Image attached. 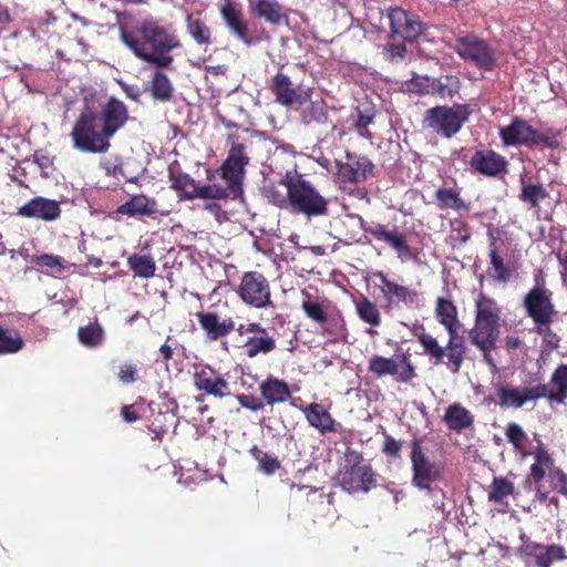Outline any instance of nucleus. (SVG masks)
<instances>
[{"label": "nucleus", "mask_w": 567, "mask_h": 567, "mask_svg": "<svg viewBox=\"0 0 567 567\" xmlns=\"http://www.w3.org/2000/svg\"><path fill=\"white\" fill-rule=\"evenodd\" d=\"M24 344V339L18 329L0 324V354L17 353L23 349Z\"/></svg>", "instance_id": "79ce46f5"}, {"label": "nucleus", "mask_w": 567, "mask_h": 567, "mask_svg": "<svg viewBox=\"0 0 567 567\" xmlns=\"http://www.w3.org/2000/svg\"><path fill=\"white\" fill-rule=\"evenodd\" d=\"M259 390L262 400L268 405L284 403L291 396L288 384L277 378H267L262 383H260Z\"/></svg>", "instance_id": "473e14b6"}, {"label": "nucleus", "mask_w": 567, "mask_h": 567, "mask_svg": "<svg viewBox=\"0 0 567 567\" xmlns=\"http://www.w3.org/2000/svg\"><path fill=\"white\" fill-rule=\"evenodd\" d=\"M498 135L505 147L526 146L533 148L535 128L527 121L514 117L508 125L499 128Z\"/></svg>", "instance_id": "4be33fe9"}, {"label": "nucleus", "mask_w": 567, "mask_h": 567, "mask_svg": "<svg viewBox=\"0 0 567 567\" xmlns=\"http://www.w3.org/2000/svg\"><path fill=\"white\" fill-rule=\"evenodd\" d=\"M371 276L379 280V284L374 282V286L380 290L385 301V308L391 309L400 305L411 307L417 301L419 295L416 291L391 280L382 270H377Z\"/></svg>", "instance_id": "dca6fc26"}, {"label": "nucleus", "mask_w": 567, "mask_h": 567, "mask_svg": "<svg viewBox=\"0 0 567 567\" xmlns=\"http://www.w3.org/2000/svg\"><path fill=\"white\" fill-rule=\"evenodd\" d=\"M128 120L127 106L114 96L107 100L100 112L87 106L81 111L70 133L73 147L83 153H105L111 147L110 138Z\"/></svg>", "instance_id": "f257e3e1"}, {"label": "nucleus", "mask_w": 567, "mask_h": 567, "mask_svg": "<svg viewBox=\"0 0 567 567\" xmlns=\"http://www.w3.org/2000/svg\"><path fill=\"white\" fill-rule=\"evenodd\" d=\"M120 39L137 59L155 68H172L171 52L182 47L177 35L155 20H144L133 29L120 25Z\"/></svg>", "instance_id": "f03ea898"}, {"label": "nucleus", "mask_w": 567, "mask_h": 567, "mask_svg": "<svg viewBox=\"0 0 567 567\" xmlns=\"http://www.w3.org/2000/svg\"><path fill=\"white\" fill-rule=\"evenodd\" d=\"M301 309L312 322L324 326L329 321V302L324 298L313 296L307 290L301 291Z\"/></svg>", "instance_id": "c756f323"}, {"label": "nucleus", "mask_w": 567, "mask_h": 567, "mask_svg": "<svg viewBox=\"0 0 567 567\" xmlns=\"http://www.w3.org/2000/svg\"><path fill=\"white\" fill-rule=\"evenodd\" d=\"M262 136L264 133L250 128L228 134V155L219 167V175L233 190L240 189L255 140Z\"/></svg>", "instance_id": "7ed1b4c3"}, {"label": "nucleus", "mask_w": 567, "mask_h": 567, "mask_svg": "<svg viewBox=\"0 0 567 567\" xmlns=\"http://www.w3.org/2000/svg\"><path fill=\"white\" fill-rule=\"evenodd\" d=\"M368 226L369 225L360 215L348 214L334 220V237L346 244L358 241L357 236L359 235V231H364V227Z\"/></svg>", "instance_id": "7c9ffc66"}, {"label": "nucleus", "mask_w": 567, "mask_h": 567, "mask_svg": "<svg viewBox=\"0 0 567 567\" xmlns=\"http://www.w3.org/2000/svg\"><path fill=\"white\" fill-rule=\"evenodd\" d=\"M471 169L484 176L495 177L507 173V159L493 150H478L470 161Z\"/></svg>", "instance_id": "412c9836"}, {"label": "nucleus", "mask_w": 567, "mask_h": 567, "mask_svg": "<svg viewBox=\"0 0 567 567\" xmlns=\"http://www.w3.org/2000/svg\"><path fill=\"white\" fill-rule=\"evenodd\" d=\"M412 484L420 489H431V484L442 476L440 464L432 462L422 447L421 439H413L411 442Z\"/></svg>", "instance_id": "9b49d317"}, {"label": "nucleus", "mask_w": 567, "mask_h": 567, "mask_svg": "<svg viewBox=\"0 0 567 567\" xmlns=\"http://www.w3.org/2000/svg\"><path fill=\"white\" fill-rule=\"evenodd\" d=\"M369 371L378 378L391 375L399 382H409L415 377L409 357H372Z\"/></svg>", "instance_id": "a211bd4d"}, {"label": "nucleus", "mask_w": 567, "mask_h": 567, "mask_svg": "<svg viewBox=\"0 0 567 567\" xmlns=\"http://www.w3.org/2000/svg\"><path fill=\"white\" fill-rule=\"evenodd\" d=\"M136 372L137 371L134 365L125 364L121 367L118 371V378L123 383L130 384L136 380Z\"/></svg>", "instance_id": "774afa93"}, {"label": "nucleus", "mask_w": 567, "mask_h": 567, "mask_svg": "<svg viewBox=\"0 0 567 567\" xmlns=\"http://www.w3.org/2000/svg\"><path fill=\"white\" fill-rule=\"evenodd\" d=\"M79 340L86 347H97L104 339V331L99 323H91L85 327H81L78 332Z\"/></svg>", "instance_id": "5fc2aeb1"}, {"label": "nucleus", "mask_w": 567, "mask_h": 567, "mask_svg": "<svg viewBox=\"0 0 567 567\" xmlns=\"http://www.w3.org/2000/svg\"><path fill=\"white\" fill-rule=\"evenodd\" d=\"M358 117L354 124L355 130L362 136L370 135L368 126L373 122L375 116L374 107L371 105H362L357 109Z\"/></svg>", "instance_id": "6e6d98bb"}, {"label": "nucleus", "mask_w": 567, "mask_h": 567, "mask_svg": "<svg viewBox=\"0 0 567 567\" xmlns=\"http://www.w3.org/2000/svg\"><path fill=\"white\" fill-rule=\"evenodd\" d=\"M171 417L168 413H158V415L154 419V421L148 425V430L154 433L153 440H162L163 435L168 431V427L165 425H157L156 422H159V419Z\"/></svg>", "instance_id": "338daca9"}, {"label": "nucleus", "mask_w": 567, "mask_h": 567, "mask_svg": "<svg viewBox=\"0 0 567 567\" xmlns=\"http://www.w3.org/2000/svg\"><path fill=\"white\" fill-rule=\"evenodd\" d=\"M200 328L210 340H218L226 337L235 329V321L231 318L220 320L216 312L200 311L196 313Z\"/></svg>", "instance_id": "cd10ccee"}, {"label": "nucleus", "mask_w": 567, "mask_h": 567, "mask_svg": "<svg viewBox=\"0 0 567 567\" xmlns=\"http://www.w3.org/2000/svg\"><path fill=\"white\" fill-rule=\"evenodd\" d=\"M300 111V120L305 125L326 124L329 121V110L327 103L320 99L309 100Z\"/></svg>", "instance_id": "58836bf2"}, {"label": "nucleus", "mask_w": 567, "mask_h": 567, "mask_svg": "<svg viewBox=\"0 0 567 567\" xmlns=\"http://www.w3.org/2000/svg\"><path fill=\"white\" fill-rule=\"evenodd\" d=\"M505 436L513 445L515 453L520 455L522 458L528 456L526 445L529 442L527 433L517 423H508L505 427Z\"/></svg>", "instance_id": "a18cd8bd"}, {"label": "nucleus", "mask_w": 567, "mask_h": 567, "mask_svg": "<svg viewBox=\"0 0 567 567\" xmlns=\"http://www.w3.org/2000/svg\"><path fill=\"white\" fill-rule=\"evenodd\" d=\"M489 239L488 256L491 268L487 269V275L498 282L506 284L511 280V272L505 266L502 256L498 254L496 247L497 238L489 233Z\"/></svg>", "instance_id": "c9c22d12"}, {"label": "nucleus", "mask_w": 567, "mask_h": 567, "mask_svg": "<svg viewBox=\"0 0 567 567\" xmlns=\"http://www.w3.org/2000/svg\"><path fill=\"white\" fill-rule=\"evenodd\" d=\"M533 455L535 462L529 467V474L526 478V483L539 484L546 476V470L554 465V458L540 441H538Z\"/></svg>", "instance_id": "72a5a7b5"}, {"label": "nucleus", "mask_w": 567, "mask_h": 567, "mask_svg": "<svg viewBox=\"0 0 567 567\" xmlns=\"http://www.w3.org/2000/svg\"><path fill=\"white\" fill-rule=\"evenodd\" d=\"M282 185L288 192V208L292 213L302 214L307 217L328 214V199L297 169L286 172Z\"/></svg>", "instance_id": "20e7f679"}, {"label": "nucleus", "mask_w": 567, "mask_h": 567, "mask_svg": "<svg viewBox=\"0 0 567 567\" xmlns=\"http://www.w3.org/2000/svg\"><path fill=\"white\" fill-rule=\"evenodd\" d=\"M551 383L554 389L548 388V394L545 398L558 403L564 402L567 398V365H560L556 369Z\"/></svg>", "instance_id": "de8ad7c7"}, {"label": "nucleus", "mask_w": 567, "mask_h": 567, "mask_svg": "<svg viewBox=\"0 0 567 567\" xmlns=\"http://www.w3.org/2000/svg\"><path fill=\"white\" fill-rule=\"evenodd\" d=\"M219 13L230 33L244 44L251 47L268 38L264 29L257 32L249 28L241 8L234 1L224 0L219 6Z\"/></svg>", "instance_id": "9d476101"}, {"label": "nucleus", "mask_w": 567, "mask_h": 567, "mask_svg": "<svg viewBox=\"0 0 567 567\" xmlns=\"http://www.w3.org/2000/svg\"><path fill=\"white\" fill-rule=\"evenodd\" d=\"M364 233L371 235L377 240L386 243L398 252L399 257L412 256V250L408 244L405 234L400 231L396 227L389 229L383 224L374 223L364 227Z\"/></svg>", "instance_id": "b1692460"}, {"label": "nucleus", "mask_w": 567, "mask_h": 567, "mask_svg": "<svg viewBox=\"0 0 567 567\" xmlns=\"http://www.w3.org/2000/svg\"><path fill=\"white\" fill-rule=\"evenodd\" d=\"M514 483L506 476H495L488 487V501L495 504H503L505 498L513 495Z\"/></svg>", "instance_id": "c03bdc74"}, {"label": "nucleus", "mask_w": 567, "mask_h": 567, "mask_svg": "<svg viewBox=\"0 0 567 567\" xmlns=\"http://www.w3.org/2000/svg\"><path fill=\"white\" fill-rule=\"evenodd\" d=\"M435 317L446 328L447 332L454 331V327H463L458 320L457 308L450 299L443 297L436 299Z\"/></svg>", "instance_id": "4c0bfd02"}, {"label": "nucleus", "mask_w": 567, "mask_h": 567, "mask_svg": "<svg viewBox=\"0 0 567 567\" xmlns=\"http://www.w3.org/2000/svg\"><path fill=\"white\" fill-rule=\"evenodd\" d=\"M237 333L234 347L244 348L247 354L268 353L276 348L274 336L258 322L240 324L237 328Z\"/></svg>", "instance_id": "ddd939ff"}, {"label": "nucleus", "mask_w": 567, "mask_h": 567, "mask_svg": "<svg viewBox=\"0 0 567 567\" xmlns=\"http://www.w3.org/2000/svg\"><path fill=\"white\" fill-rule=\"evenodd\" d=\"M115 213L128 217H148L157 213V202L145 194H136L121 204Z\"/></svg>", "instance_id": "c85d7f7f"}, {"label": "nucleus", "mask_w": 567, "mask_h": 567, "mask_svg": "<svg viewBox=\"0 0 567 567\" xmlns=\"http://www.w3.org/2000/svg\"><path fill=\"white\" fill-rule=\"evenodd\" d=\"M420 343L429 352V354H445L444 348L439 344L435 338L427 333L419 336Z\"/></svg>", "instance_id": "e2e57ef3"}, {"label": "nucleus", "mask_w": 567, "mask_h": 567, "mask_svg": "<svg viewBox=\"0 0 567 567\" xmlns=\"http://www.w3.org/2000/svg\"><path fill=\"white\" fill-rule=\"evenodd\" d=\"M443 421L451 431L460 433L473 425L474 416L460 403H453L446 409Z\"/></svg>", "instance_id": "f704fd0d"}, {"label": "nucleus", "mask_w": 567, "mask_h": 567, "mask_svg": "<svg viewBox=\"0 0 567 567\" xmlns=\"http://www.w3.org/2000/svg\"><path fill=\"white\" fill-rule=\"evenodd\" d=\"M497 401H495L502 409H520L529 401L545 398L548 394V386L546 384H538L536 386H513L509 384H499L495 388Z\"/></svg>", "instance_id": "2eb2a0df"}, {"label": "nucleus", "mask_w": 567, "mask_h": 567, "mask_svg": "<svg viewBox=\"0 0 567 567\" xmlns=\"http://www.w3.org/2000/svg\"><path fill=\"white\" fill-rule=\"evenodd\" d=\"M388 18L392 39L414 42L424 32V27L420 19L400 7L390 8Z\"/></svg>", "instance_id": "f3484780"}, {"label": "nucleus", "mask_w": 567, "mask_h": 567, "mask_svg": "<svg viewBox=\"0 0 567 567\" xmlns=\"http://www.w3.org/2000/svg\"><path fill=\"white\" fill-rule=\"evenodd\" d=\"M339 485L350 494L368 493L378 485L377 474L371 465L364 462L362 453L348 449L344 464L338 473Z\"/></svg>", "instance_id": "423d86ee"}, {"label": "nucleus", "mask_w": 567, "mask_h": 567, "mask_svg": "<svg viewBox=\"0 0 567 567\" xmlns=\"http://www.w3.org/2000/svg\"><path fill=\"white\" fill-rule=\"evenodd\" d=\"M522 556L534 558L536 567H550L555 561L567 558L566 549L561 545H544L533 540H526L519 547Z\"/></svg>", "instance_id": "6ab92c4d"}, {"label": "nucleus", "mask_w": 567, "mask_h": 567, "mask_svg": "<svg viewBox=\"0 0 567 567\" xmlns=\"http://www.w3.org/2000/svg\"><path fill=\"white\" fill-rule=\"evenodd\" d=\"M450 233L445 238V243L453 248L465 245L472 237V229L467 221L462 218H453L450 220Z\"/></svg>", "instance_id": "37998d69"}, {"label": "nucleus", "mask_w": 567, "mask_h": 567, "mask_svg": "<svg viewBox=\"0 0 567 567\" xmlns=\"http://www.w3.org/2000/svg\"><path fill=\"white\" fill-rule=\"evenodd\" d=\"M455 52L464 60L483 71H492L496 63L495 52L488 43L475 35L456 39Z\"/></svg>", "instance_id": "f8f14e48"}, {"label": "nucleus", "mask_w": 567, "mask_h": 567, "mask_svg": "<svg viewBox=\"0 0 567 567\" xmlns=\"http://www.w3.org/2000/svg\"><path fill=\"white\" fill-rule=\"evenodd\" d=\"M249 453L258 462L259 471L266 475H272L281 467L277 456L270 455L257 446H252Z\"/></svg>", "instance_id": "8fccbe9b"}, {"label": "nucleus", "mask_w": 567, "mask_h": 567, "mask_svg": "<svg viewBox=\"0 0 567 567\" xmlns=\"http://www.w3.org/2000/svg\"><path fill=\"white\" fill-rule=\"evenodd\" d=\"M548 197V192L542 184L523 185L519 199L528 204L532 208H538L539 203Z\"/></svg>", "instance_id": "603ef678"}, {"label": "nucleus", "mask_w": 567, "mask_h": 567, "mask_svg": "<svg viewBox=\"0 0 567 567\" xmlns=\"http://www.w3.org/2000/svg\"><path fill=\"white\" fill-rule=\"evenodd\" d=\"M265 194L274 205L288 208V193L284 195L275 186H267L265 187Z\"/></svg>", "instance_id": "69168bd1"}, {"label": "nucleus", "mask_w": 567, "mask_h": 567, "mask_svg": "<svg viewBox=\"0 0 567 567\" xmlns=\"http://www.w3.org/2000/svg\"><path fill=\"white\" fill-rule=\"evenodd\" d=\"M195 386L206 394L223 398L229 394L227 381L217 375V373L208 365L202 368L194 374Z\"/></svg>", "instance_id": "bb28decb"}, {"label": "nucleus", "mask_w": 567, "mask_h": 567, "mask_svg": "<svg viewBox=\"0 0 567 567\" xmlns=\"http://www.w3.org/2000/svg\"><path fill=\"white\" fill-rule=\"evenodd\" d=\"M549 478L554 491L567 497V474L561 468L550 471Z\"/></svg>", "instance_id": "bf43d9fd"}, {"label": "nucleus", "mask_w": 567, "mask_h": 567, "mask_svg": "<svg viewBox=\"0 0 567 567\" xmlns=\"http://www.w3.org/2000/svg\"><path fill=\"white\" fill-rule=\"evenodd\" d=\"M60 203L42 196L28 200L18 208V215L24 218H37L44 221H53L61 216Z\"/></svg>", "instance_id": "5701e85b"}, {"label": "nucleus", "mask_w": 567, "mask_h": 567, "mask_svg": "<svg viewBox=\"0 0 567 567\" xmlns=\"http://www.w3.org/2000/svg\"><path fill=\"white\" fill-rule=\"evenodd\" d=\"M462 327H454V331L449 332L450 340L447 343L449 354H462L464 351L465 339L463 334H460Z\"/></svg>", "instance_id": "052dcab7"}, {"label": "nucleus", "mask_w": 567, "mask_h": 567, "mask_svg": "<svg viewBox=\"0 0 567 567\" xmlns=\"http://www.w3.org/2000/svg\"><path fill=\"white\" fill-rule=\"evenodd\" d=\"M475 307V324L470 331V338L486 354L495 350L499 338L501 309L493 298L484 293L477 297Z\"/></svg>", "instance_id": "39448f33"}, {"label": "nucleus", "mask_w": 567, "mask_h": 567, "mask_svg": "<svg viewBox=\"0 0 567 567\" xmlns=\"http://www.w3.org/2000/svg\"><path fill=\"white\" fill-rule=\"evenodd\" d=\"M186 31L199 47H209L214 38L209 25L200 18L188 14L186 18Z\"/></svg>", "instance_id": "a19ab883"}, {"label": "nucleus", "mask_w": 567, "mask_h": 567, "mask_svg": "<svg viewBox=\"0 0 567 567\" xmlns=\"http://www.w3.org/2000/svg\"><path fill=\"white\" fill-rule=\"evenodd\" d=\"M536 331L539 334H543L544 349L542 350V353L551 352L558 349L560 339L549 329V326H543V330L538 329V326H536Z\"/></svg>", "instance_id": "13d9d810"}, {"label": "nucleus", "mask_w": 567, "mask_h": 567, "mask_svg": "<svg viewBox=\"0 0 567 567\" xmlns=\"http://www.w3.org/2000/svg\"><path fill=\"white\" fill-rule=\"evenodd\" d=\"M346 163H338V175L343 183L358 184L374 176V164L367 156L347 154Z\"/></svg>", "instance_id": "aec40b11"}, {"label": "nucleus", "mask_w": 567, "mask_h": 567, "mask_svg": "<svg viewBox=\"0 0 567 567\" xmlns=\"http://www.w3.org/2000/svg\"><path fill=\"white\" fill-rule=\"evenodd\" d=\"M236 292L247 306L257 309L274 307L269 281L261 272H244Z\"/></svg>", "instance_id": "1a4fd4ad"}, {"label": "nucleus", "mask_w": 567, "mask_h": 567, "mask_svg": "<svg viewBox=\"0 0 567 567\" xmlns=\"http://www.w3.org/2000/svg\"><path fill=\"white\" fill-rule=\"evenodd\" d=\"M33 262L37 267L45 269L52 276L61 275L65 269L64 259L51 254L34 256Z\"/></svg>", "instance_id": "864d4df0"}, {"label": "nucleus", "mask_w": 567, "mask_h": 567, "mask_svg": "<svg viewBox=\"0 0 567 567\" xmlns=\"http://www.w3.org/2000/svg\"><path fill=\"white\" fill-rule=\"evenodd\" d=\"M523 305L527 315L540 330H543V326H549L556 315L551 291L542 286L532 288L524 297Z\"/></svg>", "instance_id": "4468645a"}, {"label": "nucleus", "mask_w": 567, "mask_h": 567, "mask_svg": "<svg viewBox=\"0 0 567 567\" xmlns=\"http://www.w3.org/2000/svg\"><path fill=\"white\" fill-rule=\"evenodd\" d=\"M309 425L321 434L339 433L341 424L338 423L330 412L320 403L312 402L301 409Z\"/></svg>", "instance_id": "393cba45"}, {"label": "nucleus", "mask_w": 567, "mask_h": 567, "mask_svg": "<svg viewBox=\"0 0 567 567\" xmlns=\"http://www.w3.org/2000/svg\"><path fill=\"white\" fill-rule=\"evenodd\" d=\"M563 134L559 128L547 127L542 132L535 128V135L533 141V147L543 145L545 147L557 150L561 145Z\"/></svg>", "instance_id": "3c124183"}, {"label": "nucleus", "mask_w": 567, "mask_h": 567, "mask_svg": "<svg viewBox=\"0 0 567 567\" xmlns=\"http://www.w3.org/2000/svg\"><path fill=\"white\" fill-rule=\"evenodd\" d=\"M127 265L136 277L152 278L155 275L156 265L150 255L133 254L128 257Z\"/></svg>", "instance_id": "49530a36"}, {"label": "nucleus", "mask_w": 567, "mask_h": 567, "mask_svg": "<svg viewBox=\"0 0 567 567\" xmlns=\"http://www.w3.org/2000/svg\"><path fill=\"white\" fill-rule=\"evenodd\" d=\"M171 188L177 193L178 199L193 200L197 182L187 173L169 171Z\"/></svg>", "instance_id": "ea45409f"}, {"label": "nucleus", "mask_w": 567, "mask_h": 567, "mask_svg": "<svg viewBox=\"0 0 567 567\" xmlns=\"http://www.w3.org/2000/svg\"><path fill=\"white\" fill-rule=\"evenodd\" d=\"M236 398L239 404L249 411H259L265 406V403L252 394H238Z\"/></svg>", "instance_id": "0e129e2a"}, {"label": "nucleus", "mask_w": 567, "mask_h": 567, "mask_svg": "<svg viewBox=\"0 0 567 567\" xmlns=\"http://www.w3.org/2000/svg\"><path fill=\"white\" fill-rule=\"evenodd\" d=\"M163 69L156 68L153 71L146 86V92L150 93L154 101L168 103L174 97V85Z\"/></svg>", "instance_id": "2f4dec72"}, {"label": "nucleus", "mask_w": 567, "mask_h": 567, "mask_svg": "<svg viewBox=\"0 0 567 567\" xmlns=\"http://www.w3.org/2000/svg\"><path fill=\"white\" fill-rule=\"evenodd\" d=\"M402 442L396 441L389 434L384 435V444L382 452L390 457L399 458L401 457Z\"/></svg>", "instance_id": "680f3d73"}, {"label": "nucleus", "mask_w": 567, "mask_h": 567, "mask_svg": "<svg viewBox=\"0 0 567 567\" xmlns=\"http://www.w3.org/2000/svg\"><path fill=\"white\" fill-rule=\"evenodd\" d=\"M268 89L275 102L285 107H299L306 104L312 95V89L295 83L288 74L279 71L269 81Z\"/></svg>", "instance_id": "6e6552de"}, {"label": "nucleus", "mask_w": 567, "mask_h": 567, "mask_svg": "<svg viewBox=\"0 0 567 567\" xmlns=\"http://www.w3.org/2000/svg\"><path fill=\"white\" fill-rule=\"evenodd\" d=\"M440 209L470 210L471 203L465 202L458 189L450 187H440L434 194Z\"/></svg>", "instance_id": "e433bc0d"}, {"label": "nucleus", "mask_w": 567, "mask_h": 567, "mask_svg": "<svg viewBox=\"0 0 567 567\" xmlns=\"http://www.w3.org/2000/svg\"><path fill=\"white\" fill-rule=\"evenodd\" d=\"M228 196L227 189L221 188L217 185H203L200 186L197 182L196 189L194 193L195 198L202 199H223Z\"/></svg>", "instance_id": "4d7b16f0"}, {"label": "nucleus", "mask_w": 567, "mask_h": 567, "mask_svg": "<svg viewBox=\"0 0 567 567\" xmlns=\"http://www.w3.org/2000/svg\"><path fill=\"white\" fill-rule=\"evenodd\" d=\"M355 309L359 318L370 326L378 327L381 324V313L377 305L367 297H362L355 301Z\"/></svg>", "instance_id": "09e8293b"}, {"label": "nucleus", "mask_w": 567, "mask_h": 567, "mask_svg": "<svg viewBox=\"0 0 567 567\" xmlns=\"http://www.w3.org/2000/svg\"><path fill=\"white\" fill-rule=\"evenodd\" d=\"M250 13L272 25L288 23L287 9L278 0H249Z\"/></svg>", "instance_id": "a878e982"}, {"label": "nucleus", "mask_w": 567, "mask_h": 567, "mask_svg": "<svg viewBox=\"0 0 567 567\" xmlns=\"http://www.w3.org/2000/svg\"><path fill=\"white\" fill-rule=\"evenodd\" d=\"M471 110L467 104L440 105L427 109L423 116V127L430 128L444 138H452L468 121Z\"/></svg>", "instance_id": "0eeeda50"}]
</instances>
